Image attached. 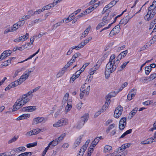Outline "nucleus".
I'll return each instance as SVG.
<instances>
[{
  "label": "nucleus",
  "instance_id": "774afa93",
  "mask_svg": "<svg viewBox=\"0 0 156 156\" xmlns=\"http://www.w3.org/2000/svg\"><path fill=\"white\" fill-rule=\"evenodd\" d=\"M84 152H83V149L81 148L79 152V154L77 156H83Z\"/></svg>",
  "mask_w": 156,
  "mask_h": 156
},
{
  "label": "nucleus",
  "instance_id": "338daca9",
  "mask_svg": "<svg viewBox=\"0 0 156 156\" xmlns=\"http://www.w3.org/2000/svg\"><path fill=\"white\" fill-rule=\"evenodd\" d=\"M82 104H83V103L82 102H80V103H78L77 105V106H76V108H77V109H78V110L80 109L81 108V107L82 106Z\"/></svg>",
  "mask_w": 156,
  "mask_h": 156
},
{
  "label": "nucleus",
  "instance_id": "393cba45",
  "mask_svg": "<svg viewBox=\"0 0 156 156\" xmlns=\"http://www.w3.org/2000/svg\"><path fill=\"white\" fill-rule=\"evenodd\" d=\"M58 143V142H57V141L56 139L53 140L51 142H50L49 144H51V148H52L54 147L57 145Z\"/></svg>",
  "mask_w": 156,
  "mask_h": 156
},
{
  "label": "nucleus",
  "instance_id": "2f4dec72",
  "mask_svg": "<svg viewBox=\"0 0 156 156\" xmlns=\"http://www.w3.org/2000/svg\"><path fill=\"white\" fill-rule=\"evenodd\" d=\"M19 138L18 136H15L14 137L8 141V143L9 144L16 141Z\"/></svg>",
  "mask_w": 156,
  "mask_h": 156
},
{
  "label": "nucleus",
  "instance_id": "09e8293b",
  "mask_svg": "<svg viewBox=\"0 0 156 156\" xmlns=\"http://www.w3.org/2000/svg\"><path fill=\"white\" fill-rule=\"evenodd\" d=\"M128 53L127 50H125L121 53L119 55L123 57H125Z\"/></svg>",
  "mask_w": 156,
  "mask_h": 156
},
{
  "label": "nucleus",
  "instance_id": "423d86ee",
  "mask_svg": "<svg viewBox=\"0 0 156 156\" xmlns=\"http://www.w3.org/2000/svg\"><path fill=\"white\" fill-rule=\"evenodd\" d=\"M121 28H120V25H116L112 29L111 31L109 34L110 37H112L113 36L118 34L120 31Z\"/></svg>",
  "mask_w": 156,
  "mask_h": 156
},
{
  "label": "nucleus",
  "instance_id": "e433bc0d",
  "mask_svg": "<svg viewBox=\"0 0 156 156\" xmlns=\"http://www.w3.org/2000/svg\"><path fill=\"white\" fill-rule=\"evenodd\" d=\"M37 142H35L32 143H30L27 144L26 145L27 147L29 148L34 147L37 146Z\"/></svg>",
  "mask_w": 156,
  "mask_h": 156
},
{
  "label": "nucleus",
  "instance_id": "4be33fe9",
  "mask_svg": "<svg viewBox=\"0 0 156 156\" xmlns=\"http://www.w3.org/2000/svg\"><path fill=\"white\" fill-rule=\"evenodd\" d=\"M19 40L22 41H23L26 40H27L28 38L29 37V34L28 33H26L25 35H23V36L19 37Z\"/></svg>",
  "mask_w": 156,
  "mask_h": 156
},
{
  "label": "nucleus",
  "instance_id": "20e7f679",
  "mask_svg": "<svg viewBox=\"0 0 156 156\" xmlns=\"http://www.w3.org/2000/svg\"><path fill=\"white\" fill-rule=\"evenodd\" d=\"M67 119L62 118L59 120L57 122L53 125V126L56 127L66 125L67 124Z\"/></svg>",
  "mask_w": 156,
  "mask_h": 156
},
{
  "label": "nucleus",
  "instance_id": "aec40b11",
  "mask_svg": "<svg viewBox=\"0 0 156 156\" xmlns=\"http://www.w3.org/2000/svg\"><path fill=\"white\" fill-rule=\"evenodd\" d=\"M73 14H71L69 17L67 19H63L62 20V22L67 23L71 21L73 19Z\"/></svg>",
  "mask_w": 156,
  "mask_h": 156
},
{
  "label": "nucleus",
  "instance_id": "864d4df0",
  "mask_svg": "<svg viewBox=\"0 0 156 156\" xmlns=\"http://www.w3.org/2000/svg\"><path fill=\"white\" fill-rule=\"evenodd\" d=\"M148 140H146L144 141H141L140 143V144H146L150 143H151V141H150V142L148 141Z\"/></svg>",
  "mask_w": 156,
  "mask_h": 156
},
{
  "label": "nucleus",
  "instance_id": "69168bd1",
  "mask_svg": "<svg viewBox=\"0 0 156 156\" xmlns=\"http://www.w3.org/2000/svg\"><path fill=\"white\" fill-rule=\"evenodd\" d=\"M12 83H13V84L15 87L17 86L18 85H20L21 84V82H18L17 80H16L14 82H12Z\"/></svg>",
  "mask_w": 156,
  "mask_h": 156
},
{
  "label": "nucleus",
  "instance_id": "37998d69",
  "mask_svg": "<svg viewBox=\"0 0 156 156\" xmlns=\"http://www.w3.org/2000/svg\"><path fill=\"white\" fill-rule=\"evenodd\" d=\"M138 108H134L131 112L130 114L131 115V116L133 117L135 113L137 111Z\"/></svg>",
  "mask_w": 156,
  "mask_h": 156
},
{
  "label": "nucleus",
  "instance_id": "680f3d73",
  "mask_svg": "<svg viewBox=\"0 0 156 156\" xmlns=\"http://www.w3.org/2000/svg\"><path fill=\"white\" fill-rule=\"evenodd\" d=\"M150 14H151V15H153V17H154V15L156 13V8L154 9L151 10L149 12Z\"/></svg>",
  "mask_w": 156,
  "mask_h": 156
},
{
  "label": "nucleus",
  "instance_id": "0eeeda50",
  "mask_svg": "<svg viewBox=\"0 0 156 156\" xmlns=\"http://www.w3.org/2000/svg\"><path fill=\"white\" fill-rule=\"evenodd\" d=\"M20 28L16 23H15L13 25L12 27H9L6 29L4 32V34H5L9 32L14 31L16 30L17 29Z\"/></svg>",
  "mask_w": 156,
  "mask_h": 156
},
{
  "label": "nucleus",
  "instance_id": "a211bd4d",
  "mask_svg": "<svg viewBox=\"0 0 156 156\" xmlns=\"http://www.w3.org/2000/svg\"><path fill=\"white\" fill-rule=\"evenodd\" d=\"M46 130L45 128H43L41 129L37 128L36 129H33V132L34 133V135L37 134L39 133L42 132Z\"/></svg>",
  "mask_w": 156,
  "mask_h": 156
},
{
  "label": "nucleus",
  "instance_id": "9b49d317",
  "mask_svg": "<svg viewBox=\"0 0 156 156\" xmlns=\"http://www.w3.org/2000/svg\"><path fill=\"white\" fill-rule=\"evenodd\" d=\"M81 54L79 52L75 53L73 56L72 59L69 61V64H72L73 62H75L76 61V59L77 58L80 56Z\"/></svg>",
  "mask_w": 156,
  "mask_h": 156
},
{
  "label": "nucleus",
  "instance_id": "c03bdc74",
  "mask_svg": "<svg viewBox=\"0 0 156 156\" xmlns=\"http://www.w3.org/2000/svg\"><path fill=\"white\" fill-rule=\"evenodd\" d=\"M156 77V73L152 74L149 76L148 79L150 80H152Z\"/></svg>",
  "mask_w": 156,
  "mask_h": 156
},
{
  "label": "nucleus",
  "instance_id": "cd10ccee",
  "mask_svg": "<svg viewBox=\"0 0 156 156\" xmlns=\"http://www.w3.org/2000/svg\"><path fill=\"white\" fill-rule=\"evenodd\" d=\"M99 141V138L96 137L92 141L91 144L95 147Z\"/></svg>",
  "mask_w": 156,
  "mask_h": 156
},
{
  "label": "nucleus",
  "instance_id": "58836bf2",
  "mask_svg": "<svg viewBox=\"0 0 156 156\" xmlns=\"http://www.w3.org/2000/svg\"><path fill=\"white\" fill-rule=\"evenodd\" d=\"M112 147L111 146L109 145H106L104 148V152H106L110 150H111Z\"/></svg>",
  "mask_w": 156,
  "mask_h": 156
},
{
  "label": "nucleus",
  "instance_id": "4468645a",
  "mask_svg": "<svg viewBox=\"0 0 156 156\" xmlns=\"http://www.w3.org/2000/svg\"><path fill=\"white\" fill-rule=\"evenodd\" d=\"M69 96V94L68 93H67L64 95L62 102V106H65V105L66 103Z\"/></svg>",
  "mask_w": 156,
  "mask_h": 156
},
{
  "label": "nucleus",
  "instance_id": "6ab92c4d",
  "mask_svg": "<svg viewBox=\"0 0 156 156\" xmlns=\"http://www.w3.org/2000/svg\"><path fill=\"white\" fill-rule=\"evenodd\" d=\"M72 105L71 102L69 101L67 102V105L65 107V112L66 113H67L71 108Z\"/></svg>",
  "mask_w": 156,
  "mask_h": 156
},
{
  "label": "nucleus",
  "instance_id": "bf43d9fd",
  "mask_svg": "<svg viewBox=\"0 0 156 156\" xmlns=\"http://www.w3.org/2000/svg\"><path fill=\"white\" fill-rule=\"evenodd\" d=\"M22 22V21H20L19 20V22L16 23L19 27L23 26L25 22Z\"/></svg>",
  "mask_w": 156,
  "mask_h": 156
},
{
  "label": "nucleus",
  "instance_id": "473e14b6",
  "mask_svg": "<svg viewBox=\"0 0 156 156\" xmlns=\"http://www.w3.org/2000/svg\"><path fill=\"white\" fill-rule=\"evenodd\" d=\"M156 9V3H155V4L153 3L148 8V12H149V13L150 11L154 9Z\"/></svg>",
  "mask_w": 156,
  "mask_h": 156
},
{
  "label": "nucleus",
  "instance_id": "6e6552de",
  "mask_svg": "<svg viewBox=\"0 0 156 156\" xmlns=\"http://www.w3.org/2000/svg\"><path fill=\"white\" fill-rule=\"evenodd\" d=\"M126 119V118L123 117L120 120L119 124V128L120 130H123L125 127Z\"/></svg>",
  "mask_w": 156,
  "mask_h": 156
},
{
  "label": "nucleus",
  "instance_id": "dca6fc26",
  "mask_svg": "<svg viewBox=\"0 0 156 156\" xmlns=\"http://www.w3.org/2000/svg\"><path fill=\"white\" fill-rule=\"evenodd\" d=\"M12 51L10 50H7L4 51L2 54L3 55V58L5 59L7 57L9 56Z\"/></svg>",
  "mask_w": 156,
  "mask_h": 156
},
{
  "label": "nucleus",
  "instance_id": "3c124183",
  "mask_svg": "<svg viewBox=\"0 0 156 156\" xmlns=\"http://www.w3.org/2000/svg\"><path fill=\"white\" fill-rule=\"evenodd\" d=\"M106 100L105 103V105H106L107 106H108L109 104L110 103V98H108V97H106Z\"/></svg>",
  "mask_w": 156,
  "mask_h": 156
},
{
  "label": "nucleus",
  "instance_id": "5fc2aeb1",
  "mask_svg": "<svg viewBox=\"0 0 156 156\" xmlns=\"http://www.w3.org/2000/svg\"><path fill=\"white\" fill-rule=\"evenodd\" d=\"M90 86H88L86 89L85 91V94L87 96L89 94L90 90Z\"/></svg>",
  "mask_w": 156,
  "mask_h": 156
},
{
  "label": "nucleus",
  "instance_id": "c9c22d12",
  "mask_svg": "<svg viewBox=\"0 0 156 156\" xmlns=\"http://www.w3.org/2000/svg\"><path fill=\"white\" fill-rule=\"evenodd\" d=\"M55 5V3H54V2L53 3L49 4L48 5L44 6L46 10L50 9L51 8L53 7L55 5Z\"/></svg>",
  "mask_w": 156,
  "mask_h": 156
},
{
  "label": "nucleus",
  "instance_id": "052dcab7",
  "mask_svg": "<svg viewBox=\"0 0 156 156\" xmlns=\"http://www.w3.org/2000/svg\"><path fill=\"white\" fill-rule=\"evenodd\" d=\"M35 68L34 67H33L31 69H28L26 71V72L27 73H28L30 74V73L33 72Z\"/></svg>",
  "mask_w": 156,
  "mask_h": 156
},
{
  "label": "nucleus",
  "instance_id": "4d7b16f0",
  "mask_svg": "<svg viewBox=\"0 0 156 156\" xmlns=\"http://www.w3.org/2000/svg\"><path fill=\"white\" fill-rule=\"evenodd\" d=\"M35 56V55L34 54H33L32 55H30L29 57H28L27 58V59L23 60V61H21V62H18V63H22V62H23L25 61H26L29 59H31V58H32L33 57H34V56Z\"/></svg>",
  "mask_w": 156,
  "mask_h": 156
},
{
  "label": "nucleus",
  "instance_id": "0e129e2a",
  "mask_svg": "<svg viewBox=\"0 0 156 156\" xmlns=\"http://www.w3.org/2000/svg\"><path fill=\"white\" fill-rule=\"evenodd\" d=\"M27 14L30 15V16H33L35 14V12H33V11L32 10H30L27 12Z\"/></svg>",
  "mask_w": 156,
  "mask_h": 156
},
{
  "label": "nucleus",
  "instance_id": "9d476101",
  "mask_svg": "<svg viewBox=\"0 0 156 156\" xmlns=\"http://www.w3.org/2000/svg\"><path fill=\"white\" fill-rule=\"evenodd\" d=\"M44 120V118L42 117H37L34 118L32 122V125H36L40 123Z\"/></svg>",
  "mask_w": 156,
  "mask_h": 156
},
{
  "label": "nucleus",
  "instance_id": "6e6d98bb",
  "mask_svg": "<svg viewBox=\"0 0 156 156\" xmlns=\"http://www.w3.org/2000/svg\"><path fill=\"white\" fill-rule=\"evenodd\" d=\"M11 59L9 58L8 60L4 62V65H6V66H7L9 65V64H10L11 63Z\"/></svg>",
  "mask_w": 156,
  "mask_h": 156
},
{
  "label": "nucleus",
  "instance_id": "f8f14e48",
  "mask_svg": "<svg viewBox=\"0 0 156 156\" xmlns=\"http://www.w3.org/2000/svg\"><path fill=\"white\" fill-rule=\"evenodd\" d=\"M131 17L129 16H127L125 17L122 19L120 21L119 25L120 24H126L131 19Z\"/></svg>",
  "mask_w": 156,
  "mask_h": 156
},
{
  "label": "nucleus",
  "instance_id": "ea45409f",
  "mask_svg": "<svg viewBox=\"0 0 156 156\" xmlns=\"http://www.w3.org/2000/svg\"><path fill=\"white\" fill-rule=\"evenodd\" d=\"M118 93L117 92V93H116L115 92H111L109 93L107 96L108 97V98H111L112 97H115Z\"/></svg>",
  "mask_w": 156,
  "mask_h": 156
},
{
  "label": "nucleus",
  "instance_id": "e2e57ef3",
  "mask_svg": "<svg viewBox=\"0 0 156 156\" xmlns=\"http://www.w3.org/2000/svg\"><path fill=\"white\" fill-rule=\"evenodd\" d=\"M21 71V69H18L16 70L15 71L14 74L13 76V77H15L16 76L18 75L19 73Z\"/></svg>",
  "mask_w": 156,
  "mask_h": 156
},
{
  "label": "nucleus",
  "instance_id": "7ed1b4c3",
  "mask_svg": "<svg viewBox=\"0 0 156 156\" xmlns=\"http://www.w3.org/2000/svg\"><path fill=\"white\" fill-rule=\"evenodd\" d=\"M88 114H85L81 117L80 120L78 122V124L76 126V128L78 129L81 128L83 126L85 122L88 120Z\"/></svg>",
  "mask_w": 156,
  "mask_h": 156
},
{
  "label": "nucleus",
  "instance_id": "f704fd0d",
  "mask_svg": "<svg viewBox=\"0 0 156 156\" xmlns=\"http://www.w3.org/2000/svg\"><path fill=\"white\" fill-rule=\"evenodd\" d=\"M29 75V74L27 73L24 74L23 75L21 76V79L23 80V81H25L28 77Z\"/></svg>",
  "mask_w": 156,
  "mask_h": 156
},
{
  "label": "nucleus",
  "instance_id": "72a5a7b5",
  "mask_svg": "<svg viewBox=\"0 0 156 156\" xmlns=\"http://www.w3.org/2000/svg\"><path fill=\"white\" fill-rule=\"evenodd\" d=\"M90 26L88 27L84 31V32H83L82 35V36L81 37H83V35L84 36V37H85L88 34V32L90 30Z\"/></svg>",
  "mask_w": 156,
  "mask_h": 156
},
{
  "label": "nucleus",
  "instance_id": "39448f33",
  "mask_svg": "<svg viewBox=\"0 0 156 156\" xmlns=\"http://www.w3.org/2000/svg\"><path fill=\"white\" fill-rule=\"evenodd\" d=\"M123 108L121 106H119L115 109L114 113V116L118 118L121 115L123 111Z\"/></svg>",
  "mask_w": 156,
  "mask_h": 156
},
{
  "label": "nucleus",
  "instance_id": "ddd939ff",
  "mask_svg": "<svg viewBox=\"0 0 156 156\" xmlns=\"http://www.w3.org/2000/svg\"><path fill=\"white\" fill-rule=\"evenodd\" d=\"M30 116V114H24L18 117L16 119L17 120H20L27 119Z\"/></svg>",
  "mask_w": 156,
  "mask_h": 156
},
{
  "label": "nucleus",
  "instance_id": "a18cd8bd",
  "mask_svg": "<svg viewBox=\"0 0 156 156\" xmlns=\"http://www.w3.org/2000/svg\"><path fill=\"white\" fill-rule=\"evenodd\" d=\"M129 62V61H128L127 62H126L124 63H123L122 65L120 66V67L121 68V69H120L119 70H122L123 69H124L125 68V67L126 66L127 64Z\"/></svg>",
  "mask_w": 156,
  "mask_h": 156
},
{
  "label": "nucleus",
  "instance_id": "a878e982",
  "mask_svg": "<svg viewBox=\"0 0 156 156\" xmlns=\"http://www.w3.org/2000/svg\"><path fill=\"white\" fill-rule=\"evenodd\" d=\"M67 134L66 133H65L62 134L60 136L58 137V138L56 139L58 143L60 142L64 138V137L66 136Z\"/></svg>",
  "mask_w": 156,
  "mask_h": 156
},
{
  "label": "nucleus",
  "instance_id": "4c0bfd02",
  "mask_svg": "<svg viewBox=\"0 0 156 156\" xmlns=\"http://www.w3.org/2000/svg\"><path fill=\"white\" fill-rule=\"evenodd\" d=\"M31 152H27L21 153L17 156H31Z\"/></svg>",
  "mask_w": 156,
  "mask_h": 156
},
{
  "label": "nucleus",
  "instance_id": "1a4fd4ad",
  "mask_svg": "<svg viewBox=\"0 0 156 156\" xmlns=\"http://www.w3.org/2000/svg\"><path fill=\"white\" fill-rule=\"evenodd\" d=\"M136 89H132L131 91H130L128 95H127L128 99L130 101L133 99L135 96V95L136 94Z\"/></svg>",
  "mask_w": 156,
  "mask_h": 156
},
{
  "label": "nucleus",
  "instance_id": "13d9d810",
  "mask_svg": "<svg viewBox=\"0 0 156 156\" xmlns=\"http://www.w3.org/2000/svg\"><path fill=\"white\" fill-rule=\"evenodd\" d=\"M125 146H124L123 145H122L121 147L118 148V151L121 152L123 151L125 149Z\"/></svg>",
  "mask_w": 156,
  "mask_h": 156
},
{
  "label": "nucleus",
  "instance_id": "8fccbe9b",
  "mask_svg": "<svg viewBox=\"0 0 156 156\" xmlns=\"http://www.w3.org/2000/svg\"><path fill=\"white\" fill-rule=\"evenodd\" d=\"M86 15L85 14V13H84V12H82L81 13L80 15L77 16L75 18L77 19V20H78L80 18H81L82 17H83V16Z\"/></svg>",
  "mask_w": 156,
  "mask_h": 156
},
{
  "label": "nucleus",
  "instance_id": "2eb2a0df",
  "mask_svg": "<svg viewBox=\"0 0 156 156\" xmlns=\"http://www.w3.org/2000/svg\"><path fill=\"white\" fill-rule=\"evenodd\" d=\"M82 138V137L81 136H79L76 140L73 145V147L74 148H76L79 145L81 142V140Z\"/></svg>",
  "mask_w": 156,
  "mask_h": 156
},
{
  "label": "nucleus",
  "instance_id": "603ef678",
  "mask_svg": "<svg viewBox=\"0 0 156 156\" xmlns=\"http://www.w3.org/2000/svg\"><path fill=\"white\" fill-rule=\"evenodd\" d=\"M106 100L105 103V105H106L107 106H108L109 104L110 103V98H108V97H106Z\"/></svg>",
  "mask_w": 156,
  "mask_h": 156
},
{
  "label": "nucleus",
  "instance_id": "b1692460",
  "mask_svg": "<svg viewBox=\"0 0 156 156\" xmlns=\"http://www.w3.org/2000/svg\"><path fill=\"white\" fill-rule=\"evenodd\" d=\"M90 140H87V141L85 142L84 144L82 146V147H81V148L83 149V152H85V151H86L87 148L88 147V144L90 143Z\"/></svg>",
  "mask_w": 156,
  "mask_h": 156
},
{
  "label": "nucleus",
  "instance_id": "5701e85b",
  "mask_svg": "<svg viewBox=\"0 0 156 156\" xmlns=\"http://www.w3.org/2000/svg\"><path fill=\"white\" fill-rule=\"evenodd\" d=\"M104 60V59H103V58H102L100 59H99L94 66V67L96 69H98L101 64L102 61Z\"/></svg>",
  "mask_w": 156,
  "mask_h": 156
},
{
  "label": "nucleus",
  "instance_id": "7c9ffc66",
  "mask_svg": "<svg viewBox=\"0 0 156 156\" xmlns=\"http://www.w3.org/2000/svg\"><path fill=\"white\" fill-rule=\"evenodd\" d=\"M115 125L114 124H111L108 127V128L106 130V133L107 134H108L109 133L110 131L113 129L115 126Z\"/></svg>",
  "mask_w": 156,
  "mask_h": 156
},
{
  "label": "nucleus",
  "instance_id": "c756f323",
  "mask_svg": "<svg viewBox=\"0 0 156 156\" xmlns=\"http://www.w3.org/2000/svg\"><path fill=\"white\" fill-rule=\"evenodd\" d=\"M27 112H32L35 110L36 109V106H29L27 107Z\"/></svg>",
  "mask_w": 156,
  "mask_h": 156
},
{
  "label": "nucleus",
  "instance_id": "79ce46f5",
  "mask_svg": "<svg viewBox=\"0 0 156 156\" xmlns=\"http://www.w3.org/2000/svg\"><path fill=\"white\" fill-rule=\"evenodd\" d=\"M94 10V9H92L91 8H90V6L85 11H84V13H85V14L87 15V14L89 13L90 12H91L92 11Z\"/></svg>",
  "mask_w": 156,
  "mask_h": 156
},
{
  "label": "nucleus",
  "instance_id": "49530a36",
  "mask_svg": "<svg viewBox=\"0 0 156 156\" xmlns=\"http://www.w3.org/2000/svg\"><path fill=\"white\" fill-rule=\"evenodd\" d=\"M94 147H95L94 146L91 144L90 147L88 151V152H89L90 154L92 152L94 151Z\"/></svg>",
  "mask_w": 156,
  "mask_h": 156
},
{
  "label": "nucleus",
  "instance_id": "c85d7f7f",
  "mask_svg": "<svg viewBox=\"0 0 156 156\" xmlns=\"http://www.w3.org/2000/svg\"><path fill=\"white\" fill-rule=\"evenodd\" d=\"M42 20L41 18H39V19H37L35 20L34 21H32L31 23V24L32 25H34L36 23L41 22L43 21L44 20Z\"/></svg>",
  "mask_w": 156,
  "mask_h": 156
},
{
  "label": "nucleus",
  "instance_id": "412c9836",
  "mask_svg": "<svg viewBox=\"0 0 156 156\" xmlns=\"http://www.w3.org/2000/svg\"><path fill=\"white\" fill-rule=\"evenodd\" d=\"M153 15H151V14H150L149 12H149H148L147 14L145 16L144 18L146 20L149 21L153 17Z\"/></svg>",
  "mask_w": 156,
  "mask_h": 156
},
{
  "label": "nucleus",
  "instance_id": "bb28decb",
  "mask_svg": "<svg viewBox=\"0 0 156 156\" xmlns=\"http://www.w3.org/2000/svg\"><path fill=\"white\" fill-rule=\"evenodd\" d=\"M152 69L151 68V67L150 66H147L145 68V74L147 75H148L150 72L151 71Z\"/></svg>",
  "mask_w": 156,
  "mask_h": 156
},
{
  "label": "nucleus",
  "instance_id": "a19ab883",
  "mask_svg": "<svg viewBox=\"0 0 156 156\" xmlns=\"http://www.w3.org/2000/svg\"><path fill=\"white\" fill-rule=\"evenodd\" d=\"M153 102L152 100H148L143 102L142 104L145 105H148Z\"/></svg>",
  "mask_w": 156,
  "mask_h": 156
},
{
  "label": "nucleus",
  "instance_id": "f3484780",
  "mask_svg": "<svg viewBox=\"0 0 156 156\" xmlns=\"http://www.w3.org/2000/svg\"><path fill=\"white\" fill-rule=\"evenodd\" d=\"M26 149L24 147H20L16 148L14 149L13 151L15 152L20 153L25 151Z\"/></svg>",
  "mask_w": 156,
  "mask_h": 156
},
{
  "label": "nucleus",
  "instance_id": "f257e3e1",
  "mask_svg": "<svg viewBox=\"0 0 156 156\" xmlns=\"http://www.w3.org/2000/svg\"><path fill=\"white\" fill-rule=\"evenodd\" d=\"M115 57L114 55H112L110 57L109 60L106 66L105 72V76L106 78H108L110 73L114 72L118 66V61L115 62Z\"/></svg>",
  "mask_w": 156,
  "mask_h": 156
},
{
  "label": "nucleus",
  "instance_id": "de8ad7c7",
  "mask_svg": "<svg viewBox=\"0 0 156 156\" xmlns=\"http://www.w3.org/2000/svg\"><path fill=\"white\" fill-rule=\"evenodd\" d=\"M63 23V22H62V20L61 21V22H58L54 25V27L55 28H56L58 26H60L61 24Z\"/></svg>",
  "mask_w": 156,
  "mask_h": 156
},
{
  "label": "nucleus",
  "instance_id": "f03ea898",
  "mask_svg": "<svg viewBox=\"0 0 156 156\" xmlns=\"http://www.w3.org/2000/svg\"><path fill=\"white\" fill-rule=\"evenodd\" d=\"M30 100L29 99H22L21 98L18 99L13 106V108L12 111H15L22 107L23 105L28 102Z\"/></svg>",
  "mask_w": 156,
  "mask_h": 156
}]
</instances>
